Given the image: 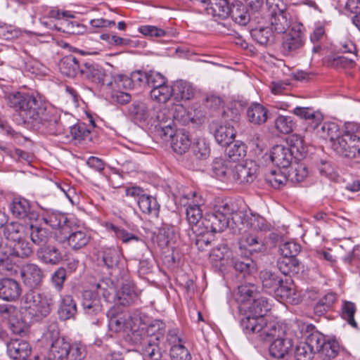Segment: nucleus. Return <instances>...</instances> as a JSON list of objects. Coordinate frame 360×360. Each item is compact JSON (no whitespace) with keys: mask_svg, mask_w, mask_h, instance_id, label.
<instances>
[{"mask_svg":"<svg viewBox=\"0 0 360 360\" xmlns=\"http://www.w3.org/2000/svg\"><path fill=\"white\" fill-rule=\"evenodd\" d=\"M8 101L9 105L19 112L23 122L30 123L41 133L54 136L64 133L65 128L60 117L47 111L40 96L18 91L10 94Z\"/></svg>","mask_w":360,"mask_h":360,"instance_id":"f257e3e1","label":"nucleus"},{"mask_svg":"<svg viewBox=\"0 0 360 360\" xmlns=\"http://www.w3.org/2000/svg\"><path fill=\"white\" fill-rule=\"evenodd\" d=\"M44 225L52 229L54 238L58 243L68 242L73 250H79L86 246L90 239L84 231H72V223L68 217L60 212H52L43 217Z\"/></svg>","mask_w":360,"mask_h":360,"instance_id":"f03ea898","label":"nucleus"},{"mask_svg":"<svg viewBox=\"0 0 360 360\" xmlns=\"http://www.w3.org/2000/svg\"><path fill=\"white\" fill-rule=\"evenodd\" d=\"M234 205L227 200L217 199L215 200L213 211L206 214L201 221L202 229H195V233L205 235L208 233H221L229 226V220L233 221V216L236 212Z\"/></svg>","mask_w":360,"mask_h":360,"instance_id":"7ed1b4c3","label":"nucleus"},{"mask_svg":"<svg viewBox=\"0 0 360 360\" xmlns=\"http://www.w3.org/2000/svg\"><path fill=\"white\" fill-rule=\"evenodd\" d=\"M54 300L49 293L30 290L24 295L22 304L25 309L36 320L47 316L52 309Z\"/></svg>","mask_w":360,"mask_h":360,"instance_id":"20e7f679","label":"nucleus"},{"mask_svg":"<svg viewBox=\"0 0 360 360\" xmlns=\"http://www.w3.org/2000/svg\"><path fill=\"white\" fill-rule=\"evenodd\" d=\"M107 316L108 317V328L114 333L131 330L141 322L139 314L134 313L131 315L129 313L120 312L115 307L111 308Z\"/></svg>","mask_w":360,"mask_h":360,"instance_id":"39448f33","label":"nucleus"},{"mask_svg":"<svg viewBox=\"0 0 360 360\" xmlns=\"http://www.w3.org/2000/svg\"><path fill=\"white\" fill-rule=\"evenodd\" d=\"M331 148L338 155L348 159L360 157V137L344 131L338 141L331 144Z\"/></svg>","mask_w":360,"mask_h":360,"instance_id":"423d86ee","label":"nucleus"},{"mask_svg":"<svg viewBox=\"0 0 360 360\" xmlns=\"http://www.w3.org/2000/svg\"><path fill=\"white\" fill-rule=\"evenodd\" d=\"M259 167L257 164L250 160L241 162H234L231 184L248 185L257 177Z\"/></svg>","mask_w":360,"mask_h":360,"instance_id":"0eeeda50","label":"nucleus"},{"mask_svg":"<svg viewBox=\"0 0 360 360\" xmlns=\"http://www.w3.org/2000/svg\"><path fill=\"white\" fill-rule=\"evenodd\" d=\"M44 338L50 345L49 358L52 360H65L70 344L60 337L59 331L55 328L49 330Z\"/></svg>","mask_w":360,"mask_h":360,"instance_id":"6e6552de","label":"nucleus"},{"mask_svg":"<svg viewBox=\"0 0 360 360\" xmlns=\"http://www.w3.org/2000/svg\"><path fill=\"white\" fill-rule=\"evenodd\" d=\"M81 75L98 86L112 85L111 76L107 74L101 66L93 62L82 63Z\"/></svg>","mask_w":360,"mask_h":360,"instance_id":"1a4fd4ad","label":"nucleus"},{"mask_svg":"<svg viewBox=\"0 0 360 360\" xmlns=\"http://www.w3.org/2000/svg\"><path fill=\"white\" fill-rule=\"evenodd\" d=\"M191 195L192 199L190 198L189 195L185 196L186 198L190 200V202H187L186 214L187 221L195 233V229H202L201 221L203 218L200 205L203 204V200L200 196H198L195 192Z\"/></svg>","mask_w":360,"mask_h":360,"instance_id":"9d476101","label":"nucleus"},{"mask_svg":"<svg viewBox=\"0 0 360 360\" xmlns=\"http://www.w3.org/2000/svg\"><path fill=\"white\" fill-rule=\"evenodd\" d=\"M263 288L267 291H274L282 297H288L291 289L283 285V279L279 274L271 271H262L259 274Z\"/></svg>","mask_w":360,"mask_h":360,"instance_id":"9b49d317","label":"nucleus"},{"mask_svg":"<svg viewBox=\"0 0 360 360\" xmlns=\"http://www.w3.org/2000/svg\"><path fill=\"white\" fill-rule=\"evenodd\" d=\"M233 223L236 226L242 225L253 230H264L266 229L264 218L259 215L253 214L248 210H237L233 216Z\"/></svg>","mask_w":360,"mask_h":360,"instance_id":"f8f14e48","label":"nucleus"},{"mask_svg":"<svg viewBox=\"0 0 360 360\" xmlns=\"http://www.w3.org/2000/svg\"><path fill=\"white\" fill-rule=\"evenodd\" d=\"M20 276L23 283L30 289L39 288L44 277L41 268L33 263L24 264L20 270Z\"/></svg>","mask_w":360,"mask_h":360,"instance_id":"ddd939ff","label":"nucleus"},{"mask_svg":"<svg viewBox=\"0 0 360 360\" xmlns=\"http://www.w3.org/2000/svg\"><path fill=\"white\" fill-rule=\"evenodd\" d=\"M316 339H319L316 346V353L323 360H331L337 356L340 351V345L338 341L333 339H326V337L319 333H313Z\"/></svg>","mask_w":360,"mask_h":360,"instance_id":"4468645a","label":"nucleus"},{"mask_svg":"<svg viewBox=\"0 0 360 360\" xmlns=\"http://www.w3.org/2000/svg\"><path fill=\"white\" fill-rule=\"evenodd\" d=\"M32 224L25 225L18 222H11L3 228V235L8 245H12L20 239L27 238ZM4 244H6L4 243Z\"/></svg>","mask_w":360,"mask_h":360,"instance_id":"2eb2a0df","label":"nucleus"},{"mask_svg":"<svg viewBox=\"0 0 360 360\" xmlns=\"http://www.w3.org/2000/svg\"><path fill=\"white\" fill-rule=\"evenodd\" d=\"M82 306L87 316L93 317L101 314L103 306L98 292L93 290H84L82 295Z\"/></svg>","mask_w":360,"mask_h":360,"instance_id":"dca6fc26","label":"nucleus"},{"mask_svg":"<svg viewBox=\"0 0 360 360\" xmlns=\"http://www.w3.org/2000/svg\"><path fill=\"white\" fill-rule=\"evenodd\" d=\"M234 161L215 158L211 166V175L221 181L231 184Z\"/></svg>","mask_w":360,"mask_h":360,"instance_id":"f3484780","label":"nucleus"},{"mask_svg":"<svg viewBox=\"0 0 360 360\" xmlns=\"http://www.w3.org/2000/svg\"><path fill=\"white\" fill-rule=\"evenodd\" d=\"M211 130L216 142L223 147L230 145L236 138V131L229 123L220 125L213 123Z\"/></svg>","mask_w":360,"mask_h":360,"instance_id":"a211bd4d","label":"nucleus"},{"mask_svg":"<svg viewBox=\"0 0 360 360\" xmlns=\"http://www.w3.org/2000/svg\"><path fill=\"white\" fill-rule=\"evenodd\" d=\"M140 292L136 288L133 281L126 279L116 293L117 302L123 306L135 303L139 297Z\"/></svg>","mask_w":360,"mask_h":360,"instance_id":"6ab92c4d","label":"nucleus"},{"mask_svg":"<svg viewBox=\"0 0 360 360\" xmlns=\"http://www.w3.org/2000/svg\"><path fill=\"white\" fill-rule=\"evenodd\" d=\"M319 339L313 333L310 334L304 342H300L295 347L294 357L295 360H311L316 354V346Z\"/></svg>","mask_w":360,"mask_h":360,"instance_id":"aec40b11","label":"nucleus"},{"mask_svg":"<svg viewBox=\"0 0 360 360\" xmlns=\"http://www.w3.org/2000/svg\"><path fill=\"white\" fill-rule=\"evenodd\" d=\"M21 294V288L19 283L13 278L0 279V299L13 302L18 299Z\"/></svg>","mask_w":360,"mask_h":360,"instance_id":"412c9836","label":"nucleus"},{"mask_svg":"<svg viewBox=\"0 0 360 360\" xmlns=\"http://www.w3.org/2000/svg\"><path fill=\"white\" fill-rule=\"evenodd\" d=\"M36 256L39 261L45 264L57 265L63 260V255L60 250L51 245L39 248Z\"/></svg>","mask_w":360,"mask_h":360,"instance_id":"4be33fe9","label":"nucleus"},{"mask_svg":"<svg viewBox=\"0 0 360 360\" xmlns=\"http://www.w3.org/2000/svg\"><path fill=\"white\" fill-rule=\"evenodd\" d=\"M15 257L7 249V245L4 244L0 236V274L11 276L16 272V263L13 260Z\"/></svg>","mask_w":360,"mask_h":360,"instance_id":"5701e85b","label":"nucleus"},{"mask_svg":"<svg viewBox=\"0 0 360 360\" xmlns=\"http://www.w3.org/2000/svg\"><path fill=\"white\" fill-rule=\"evenodd\" d=\"M317 125L316 129H313L311 131H314L317 136L323 139H329L331 144L338 141L342 136L345 131H341L338 124L333 122H324Z\"/></svg>","mask_w":360,"mask_h":360,"instance_id":"b1692460","label":"nucleus"},{"mask_svg":"<svg viewBox=\"0 0 360 360\" xmlns=\"http://www.w3.org/2000/svg\"><path fill=\"white\" fill-rule=\"evenodd\" d=\"M270 158L274 164L283 168L289 167L295 160L288 147L283 145L274 146L271 150Z\"/></svg>","mask_w":360,"mask_h":360,"instance_id":"393cba45","label":"nucleus"},{"mask_svg":"<svg viewBox=\"0 0 360 360\" xmlns=\"http://www.w3.org/2000/svg\"><path fill=\"white\" fill-rule=\"evenodd\" d=\"M295 115L307 121V130L312 131L317 125H320L323 120V115L319 111L311 108L296 107L293 110Z\"/></svg>","mask_w":360,"mask_h":360,"instance_id":"a878e982","label":"nucleus"},{"mask_svg":"<svg viewBox=\"0 0 360 360\" xmlns=\"http://www.w3.org/2000/svg\"><path fill=\"white\" fill-rule=\"evenodd\" d=\"M148 72L136 71L132 72L131 77L124 75H118L115 77V84L118 88L124 89H130L133 83L141 85L148 82Z\"/></svg>","mask_w":360,"mask_h":360,"instance_id":"bb28decb","label":"nucleus"},{"mask_svg":"<svg viewBox=\"0 0 360 360\" xmlns=\"http://www.w3.org/2000/svg\"><path fill=\"white\" fill-rule=\"evenodd\" d=\"M292 347V341L287 335L273 340L269 346L271 356L276 359H283L288 354Z\"/></svg>","mask_w":360,"mask_h":360,"instance_id":"cd10ccee","label":"nucleus"},{"mask_svg":"<svg viewBox=\"0 0 360 360\" xmlns=\"http://www.w3.org/2000/svg\"><path fill=\"white\" fill-rule=\"evenodd\" d=\"M286 143L290 153L294 156L295 161L300 160L305 157L307 147L303 137L298 134H292L287 139Z\"/></svg>","mask_w":360,"mask_h":360,"instance_id":"c85d7f7f","label":"nucleus"},{"mask_svg":"<svg viewBox=\"0 0 360 360\" xmlns=\"http://www.w3.org/2000/svg\"><path fill=\"white\" fill-rule=\"evenodd\" d=\"M7 352L13 359H25L30 355L31 347L27 342L15 339L7 343Z\"/></svg>","mask_w":360,"mask_h":360,"instance_id":"c756f323","label":"nucleus"},{"mask_svg":"<svg viewBox=\"0 0 360 360\" xmlns=\"http://www.w3.org/2000/svg\"><path fill=\"white\" fill-rule=\"evenodd\" d=\"M173 98L174 100L188 101L195 96V88L193 85L186 81L178 80L172 85Z\"/></svg>","mask_w":360,"mask_h":360,"instance_id":"7c9ffc66","label":"nucleus"},{"mask_svg":"<svg viewBox=\"0 0 360 360\" xmlns=\"http://www.w3.org/2000/svg\"><path fill=\"white\" fill-rule=\"evenodd\" d=\"M286 335L284 328L278 322L274 320L268 321L266 319V323L264 325L260 337L264 340L270 341L281 337Z\"/></svg>","mask_w":360,"mask_h":360,"instance_id":"2f4dec72","label":"nucleus"},{"mask_svg":"<svg viewBox=\"0 0 360 360\" xmlns=\"http://www.w3.org/2000/svg\"><path fill=\"white\" fill-rule=\"evenodd\" d=\"M266 318L256 316L248 313L241 320V326L246 333H259L262 331L264 325L266 323Z\"/></svg>","mask_w":360,"mask_h":360,"instance_id":"473e14b6","label":"nucleus"},{"mask_svg":"<svg viewBox=\"0 0 360 360\" xmlns=\"http://www.w3.org/2000/svg\"><path fill=\"white\" fill-rule=\"evenodd\" d=\"M248 120L255 124H262L268 119V110L262 105L255 103L251 104L247 110Z\"/></svg>","mask_w":360,"mask_h":360,"instance_id":"72a5a7b5","label":"nucleus"},{"mask_svg":"<svg viewBox=\"0 0 360 360\" xmlns=\"http://www.w3.org/2000/svg\"><path fill=\"white\" fill-rule=\"evenodd\" d=\"M171 146L176 153L183 154L186 153L191 146V140L188 133L181 129L176 130L171 141Z\"/></svg>","mask_w":360,"mask_h":360,"instance_id":"f704fd0d","label":"nucleus"},{"mask_svg":"<svg viewBox=\"0 0 360 360\" xmlns=\"http://www.w3.org/2000/svg\"><path fill=\"white\" fill-rule=\"evenodd\" d=\"M11 210L12 214L19 219L31 218L30 215H34V214L31 212L29 201L22 198H15L13 199L11 205Z\"/></svg>","mask_w":360,"mask_h":360,"instance_id":"c9c22d12","label":"nucleus"},{"mask_svg":"<svg viewBox=\"0 0 360 360\" xmlns=\"http://www.w3.org/2000/svg\"><path fill=\"white\" fill-rule=\"evenodd\" d=\"M229 16L240 25H247L250 19L247 7L240 2H236L231 6Z\"/></svg>","mask_w":360,"mask_h":360,"instance_id":"e433bc0d","label":"nucleus"},{"mask_svg":"<svg viewBox=\"0 0 360 360\" xmlns=\"http://www.w3.org/2000/svg\"><path fill=\"white\" fill-rule=\"evenodd\" d=\"M270 29L273 32L283 34L290 27V14L288 13L269 17Z\"/></svg>","mask_w":360,"mask_h":360,"instance_id":"4c0bfd02","label":"nucleus"},{"mask_svg":"<svg viewBox=\"0 0 360 360\" xmlns=\"http://www.w3.org/2000/svg\"><path fill=\"white\" fill-rule=\"evenodd\" d=\"M27 238L20 239L11 245H7L8 250L15 257L27 258L30 257L33 250L30 243L27 240Z\"/></svg>","mask_w":360,"mask_h":360,"instance_id":"58836bf2","label":"nucleus"},{"mask_svg":"<svg viewBox=\"0 0 360 360\" xmlns=\"http://www.w3.org/2000/svg\"><path fill=\"white\" fill-rule=\"evenodd\" d=\"M77 313V304L70 295L62 298L58 309V316L60 319L67 320L75 316Z\"/></svg>","mask_w":360,"mask_h":360,"instance_id":"ea45409f","label":"nucleus"},{"mask_svg":"<svg viewBox=\"0 0 360 360\" xmlns=\"http://www.w3.org/2000/svg\"><path fill=\"white\" fill-rule=\"evenodd\" d=\"M60 69L64 75L68 77H74L78 73L81 75L82 63H79L75 57L69 56L61 60Z\"/></svg>","mask_w":360,"mask_h":360,"instance_id":"a19ab883","label":"nucleus"},{"mask_svg":"<svg viewBox=\"0 0 360 360\" xmlns=\"http://www.w3.org/2000/svg\"><path fill=\"white\" fill-rule=\"evenodd\" d=\"M264 248L263 243L251 233L243 236L240 239V250L241 252L245 249L247 250L250 254H252L253 252L262 251Z\"/></svg>","mask_w":360,"mask_h":360,"instance_id":"79ce46f5","label":"nucleus"},{"mask_svg":"<svg viewBox=\"0 0 360 360\" xmlns=\"http://www.w3.org/2000/svg\"><path fill=\"white\" fill-rule=\"evenodd\" d=\"M138 205L143 213L157 217L159 212V205L155 198L148 194L142 195L138 200Z\"/></svg>","mask_w":360,"mask_h":360,"instance_id":"37998d69","label":"nucleus"},{"mask_svg":"<svg viewBox=\"0 0 360 360\" xmlns=\"http://www.w3.org/2000/svg\"><path fill=\"white\" fill-rule=\"evenodd\" d=\"M304 43V38L298 35H295L291 33L285 37L283 42V51L284 54L289 55L300 49Z\"/></svg>","mask_w":360,"mask_h":360,"instance_id":"c03bdc74","label":"nucleus"},{"mask_svg":"<svg viewBox=\"0 0 360 360\" xmlns=\"http://www.w3.org/2000/svg\"><path fill=\"white\" fill-rule=\"evenodd\" d=\"M105 226L108 231L113 233L114 236L116 238L121 240L124 243H128L131 241L137 242L140 240V238L138 236L110 222L105 223Z\"/></svg>","mask_w":360,"mask_h":360,"instance_id":"a18cd8bd","label":"nucleus"},{"mask_svg":"<svg viewBox=\"0 0 360 360\" xmlns=\"http://www.w3.org/2000/svg\"><path fill=\"white\" fill-rule=\"evenodd\" d=\"M72 18H67L62 20L60 26L54 25L56 30L62 31L70 34H81L85 32L84 27L76 20H71Z\"/></svg>","mask_w":360,"mask_h":360,"instance_id":"49530a36","label":"nucleus"},{"mask_svg":"<svg viewBox=\"0 0 360 360\" xmlns=\"http://www.w3.org/2000/svg\"><path fill=\"white\" fill-rule=\"evenodd\" d=\"M129 115L135 122L146 121L149 117V109L143 102H134L128 110Z\"/></svg>","mask_w":360,"mask_h":360,"instance_id":"de8ad7c7","label":"nucleus"},{"mask_svg":"<svg viewBox=\"0 0 360 360\" xmlns=\"http://www.w3.org/2000/svg\"><path fill=\"white\" fill-rule=\"evenodd\" d=\"M271 304L267 298L259 296L253 299L252 303L248 307V313L256 316H263L270 310Z\"/></svg>","mask_w":360,"mask_h":360,"instance_id":"09e8293b","label":"nucleus"},{"mask_svg":"<svg viewBox=\"0 0 360 360\" xmlns=\"http://www.w3.org/2000/svg\"><path fill=\"white\" fill-rule=\"evenodd\" d=\"M8 327L13 334L25 336L30 331V325L22 319L21 314L13 316L8 322Z\"/></svg>","mask_w":360,"mask_h":360,"instance_id":"8fccbe9b","label":"nucleus"},{"mask_svg":"<svg viewBox=\"0 0 360 360\" xmlns=\"http://www.w3.org/2000/svg\"><path fill=\"white\" fill-rule=\"evenodd\" d=\"M51 233V231L46 227H44L42 224L40 226H36L32 224L29 236L33 243L40 245L48 241Z\"/></svg>","mask_w":360,"mask_h":360,"instance_id":"3c124183","label":"nucleus"},{"mask_svg":"<svg viewBox=\"0 0 360 360\" xmlns=\"http://www.w3.org/2000/svg\"><path fill=\"white\" fill-rule=\"evenodd\" d=\"M308 176V169L303 163H295L288 172V179L292 183L303 181Z\"/></svg>","mask_w":360,"mask_h":360,"instance_id":"603ef678","label":"nucleus"},{"mask_svg":"<svg viewBox=\"0 0 360 360\" xmlns=\"http://www.w3.org/2000/svg\"><path fill=\"white\" fill-rule=\"evenodd\" d=\"M150 97L159 103H165L173 97L172 86L166 83L159 88L150 90Z\"/></svg>","mask_w":360,"mask_h":360,"instance_id":"864d4df0","label":"nucleus"},{"mask_svg":"<svg viewBox=\"0 0 360 360\" xmlns=\"http://www.w3.org/2000/svg\"><path fill=\"white\" fill-rule=\"evenodd\" d=\"M325 63L334 68H352L354 65V60L345 56L330 55L325 58Z\"/></svg>","mask_w":360,"mask_h":360,"instance_id":"5fc2aeb1","label":"nucleus"},{"mask_svg":"<svg viewBox=\"0 0 360 360\" xmlns=\"http://www.w3.org/2000/svg\"><path fill=\"white\" fill-rule=\"evenodd\" d=\"M121 252L115 248H106L103 251V261L108 268L117 266L120 262Z\"/></svg>","mask_w":360,"mask_h":360,"instance_id":"6e6d98bb","label":"nucleus"},{"mask_svg":"<svg viewBox=\"0 0 360 360\" xmlns=\"http://www.w3.org/2000/svg\"><path fill=\"white\" fill-rule=\"evenodd\" d=\"M256 286L253 284L241 285L238 287L236 295L237 302L245 303L252 297H255Z\"/></svg>","mask_w":360,"mask_h":360,"instance_id":"4d7b16f0","label":"nucleus"},{"mask_svg":"<svg viewBox=\"0 0 360 360\" xmlns=\"http://www.w3.org/2000/svg\"><path fill=\"white\" fill-rule=\"evenodd\" d=\"M193 153L198 159H207L210 155V143L205 139H197L193 146Z\"/></svg>","mask_w":360,"mask_h":360,"instance_id":"13d9d810","label":"nucleus"},{"mask_svg":"<svg viewBox=\"0 0 360 360\" xmlns=\"http://www.w3.org/2000/svg\"><path fill=\"white\" fill-rule=\"evenodd\" d=\"M65 360H83L86 355V347L79 342L70 345Z\"/></svg>","mask_w":360,"mask_h":360,"instance_id":"bf43d9fd","label":"nucleus"},{"mask_svg":"<svg viewBox=\"0 0 360 360\" xmlns=\"http://www.w3.org/2000/svg\"><path fill=\"white\" fill-rule=\"evenodd\" d=\"M288 180V176L280 170H271L266 175V182L276 189L282 188Z\"/></svg>","mask_w":360,"mask_h":360,"instance_id":"052dcab7","label":"nucleus"},{"mask_svg":"<svg viewBox=\"0 0 360 360\" xmlns=\"http://www.w3.org/2000/svg\"><path fill=\"white\" fill-rule=\"evenodd\" d=\"M251 34L254 39L261 45L267 44L273 39V32L270 27H258L254 29Z\"/></svg>","mask_w":360,"mask_h":360,"instance_id":"680f3d73","label":"nucleus"},{"mask_svg":"<svg viewBox=\"0 0 360 360\" xmlns=\"http://www.w3.org/2000/svg\"><path fill=\"white\" fill-rule=\"evenodd\" d=\"M340 49L344 53L354 54L356 57V48L347 32H342L338 38Z\"/></svg>","mask_w":360,"mask_h":360,"instance_id":"e2e57ef3","label":"nucleus"},{"mask_svg":"<svg viewBox=\"0 0 360 360\" xmlns=\"http://www.w3.org/2000/svg\"><path fill=\"white\" fill-rule=\"evenodd\" d=\"M356 308L354 303L349 301H344L342 305V316L353 328L357 327V323L354 320V314Z\"/></svg>","mask_w":360,"mask_h":360,"instance_id":"0e129e2a","label":"nucleus"},{"mask_svg":"<svg viewBox=\"0 0 360 360\" xmlns=\"http://www.w3.org/2000/svg\"><path fill=\"white\" fill-rule=\"evenodd\" d=\"M94 287L95 289L93 290L98 292V295L100 296V294H101L105 300L109 299L115 290L114 283L109 278L100 280Z\"/></svg>","mask_w":360,"mask_h":360,"instance_id":"69168bd1","label":"nucleus"},{"mask_svg":"<svg viewBox=\"0 0 360 360\" xmlns=\"http://www.w3.org/2000/svg\"><path fill=\"white\" fill-rule=\"evenodd\" d=\"M70 133L72 140L80 141L89 136L90 130L86 124L78 123L70 127Z\"/></svg>","mask_w":360,"mask_h":360,"instance_id":"338daca9","label":"nucleus"},{"mask_svg":"<svg viewBox=\"0 0 360 360\" xmlns=\"http://www.w3.org/2000/svg\"><path fill=\"white\" fill-rule=\"evenodd\" d=\"M233 264L235 269L240 272L250 274L255 269L253 260L249 258L248 256H245L242 259L234 258L233 259Z\"/></svg>","mask_w":360,"mask_h":360,"instance_id":"774afa93","label":"nucleus"}]
</instances>
